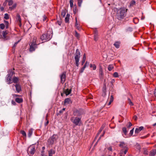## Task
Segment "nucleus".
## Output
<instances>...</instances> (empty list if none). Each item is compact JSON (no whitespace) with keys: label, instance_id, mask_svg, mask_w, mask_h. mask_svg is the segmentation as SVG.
Instances as JSON below:
<instances>
[{"label":"nucleus","instance_id":"f257e3e1","mask_svg":"<svg viewBox=\"0 0 156 156\" xmlns=\"http://www.w3.org/2000/svg\"><path fill=\"white\" fill-rule=\"evenodd\" d=\"M117 18L119 20H121L124 18L126 16V11L124 9H120L117 11L116 14Z\"/></svg>","mask_w":156,"mask_h":156},{"label":"nucleus","instance_id":"f03ea898","mask_svg":"<svg viewBox=\"0 0 156 156\" xmlns=\"http://www.w3.org/2000/svg\"><path fill=\"white\" fill-rule=\"evenodd\" d=\"M58 136L57 134H54L50 137L48 140V142L49 145H52L54 143L56 142L57 140L58 139Z\"/></svg>","mask_w":156,"mask_h":156},{"label":"nucleus","instance_id":"7ed1b4c3","mask_svg":"<svg viewBox=\"0 0 156 156\" xmlns=\"http://www.w3.org/2000/svg\"><path fill=\"white\" fill-rule=\"evenodd\" d=\"M14 73V71L12 69L10 70L8 72V74L6 78V81L8 84H10L12 83L11 81L12 77Z\"/></svg>","mask_w":156,"mask_h":156},{"label":"nucleus","instance_id":"20e7f679","mask_svg":"<svg viewBox=\"0 0 156 156\" xmlns=\"http://www.w3.org/2000/svg\"><path fill=\"white\" fill-rule=\"evenodd\" d=\"M52 36L50 34L47 33L43 34L40 37L42 41H48L50 40Z\"/></svg>","mask_w":156,"mask_h":156},{"label":"nucleus","instance_id":"39448f33","mask_svg":"<svg viewBox=\"0 0 156 156\" xmlns=\"http://www.w3.org/2000/svg\"><path fill=\"white\" fill-rule=\"evenodd\" d=\"M80 53L78 49H77L76 50L75 54V56L74 58L75 60L76 65L77 66H79V61L80 58Z\"/></svg>","mask_w":156,"mask_h":156},{"label":"nucleus","instance_id":"423d86ee","mask_svg":"<svg viewBox=\"0 0 156 156\" xmlns=\"http://www.w3.org/2000/svg\"><path fill=\"white\" fill-rule=\"evenodd\" d=\"M70 120L76 126L78 125L81 122V119L78 117H72L70 118Z\"/></svg>","mask_w":156,"mask_h":156},{"label":"nucleus","instance_id":"0eeeda50","mask_svg":"<svg viewBox=\"0 0 156 156\" xmlns=\"http://www.w3.org/2000/svg\"><path fill=\"white\" fill-rule=\"evenodd\" d=\"M35 151V147L34 145H32L28 147L27 150V152L28 154L30 153L31 154L33 155L34 154Z\"/></svg>","mask_w":156,"mask_h":156},{"label":"nucleus","instance_id":"6e6552de","mask_svg":"<svg viewBox=\"0 0 156 156\" xmlns=\"http://www.w3.org/2000/svg\"><path fill=\"white\" fill-rule=\"evenodd\" d=\"M59 76L60 79V82L63 84L66 80V72H63Z\"/></svg>","mask_w":156,"mask_h":156},{"label":"nucleus","instance_id":"1a4fd4ad","mask_svg":"<svg viewBox=\"0 0 156 156\" xmlns=\"http://www.w3.org/2000/svg\"><path fill=\"white\" fill-rule=\"evenodd\" d=\"M37 44H34L32 43L30 44V51L31 52H32L35 50L36 48H37Z\"/></svg>","mask_w":156,"mask_h":156},{"label":"nucleus","instance_id":"9d476101","mask_svg":"<svg viewBox=\"0 0 156 156\" xmlns=\"http://www.w3.org/2000/svg\"><path fill=\"white\" fill-rule=\"evenodd\" d=\"M119 146L121 147L124 149L128 148L127 147V145L124 142H120Z\"/></svg>","mask_w":156,"mask_h":156},{"label":"nucleus","instance_id":"9b49d317","mask_svg":"<svg viewBox=\"0 0 156 156\" xmlns=\"http://www.w3.org/2000/svg\"><path fill=\"white\" fill-rule=\"evenodd\" d=\"M17 21L19 23V25L20 26L21 25V20L20 15L19 14H17L16 17Z\"/></svg>","mask_w":156,"mask_h":156},{"label":"nucleus","instance_id":"f8f14e48","mask_svg":"<svg viewBox=\"0 0 156 156\" xmlns=\"http://www.w3.org/2000/svg\"><path fill=\"white\" fill-rule=\"evenodd\" d=\"M14 86L16 87L17 92L18 93L20 92L21 90V87L20 85L19 84H16Z\"/></svg>","mask_w":156,"mask_h":156},{"label":"nucleus","instance_id":"ddd939ff","mask_svg":"<svg viewBox=\"0 0 156 156\" xmlns=\"http://www.w3.org/2000/svg\"><path fill=\"white\" fill-rule=\"evenodd\" d=\"M144 127L143 126H140L139 128H136L135 130V133H138L141 130L143 129Z\"/></svg>","mask_w":156,"mask_h":156},{"label":"nucleus","instance_id":"4468645a","mask_svg":"<svg viewBox=\"0 0 156 156\" xmlns=\"http://www.w3.org/2000/svg\"><path fill=\"white\" fill-rule=\"evenodd\" d=\"M156 154V149H153L151 150L149 153L150 156H154Z\"/></svg>","mask_w":156,"mask_h":156},{"label":"nucleus","instance_id":"2eb2a0df","mask_svg":"<svg viewBox=\"0 0 156 156\" xmlns=\"http://www.w3.org/2000/svg\"><path fill=\"white\" fill-rule=\"evenodd\" d=\"M76 20V23H75V26L76 27V28L79 30H81V28L80 27V25L77 22V18L76 17L75 18Z\"/></svg>","mask_w":156,"mask_h":156},{"label":"nucleus","instance_id":"dca6fc26","mask_svg":"<svg viewBox=\"0 0 156 156\" xmlns=\"http://www.w3.org/2000/svg\"><path fill=\"white\" fill-rule=\"evenodd\" d=\"M73 114L74 115L79 116L81 115L80 112L78 110H76L74 111Z\"/></svg>","mask_w":156,"mask_h":156},{"label":"nucleus","instance_id":"f3484780","mask_svg":"<svg viewBox=\"0 0 156 156\" xmlns=\"http://www.w3.org/2000/svg\"><path fill=\"white\" fill-rule=\"evenodd\" d=\"M48 152V156H52L53 155L55 154V151L53 149H51Z\"/></svg>","mask_w":156,"mask_h":156},{"label":"nucleus","instance_id":"a211bd4d","mask_svg":"<svg viewBox=\"0 0 156 156\" xmlns=\"http://www.w3.org/2000/svg\"><path fill=\"white\" fill-rule=\"evenodd\" d=\"M120 42V41H116L115 42L114 44V45L117 48H119Z\"/></svg>","mask_w":156,"mask_h":156},{"label":"nucleus","instance_id":"6ab92c4d","mask_svg":"<svg viewBox=\"0 0 156 156\" xmlns=\"http://www.w3.org/2000/svg\"><path fill=\"white\" fill-rule=\"evenodd\" d=\"M15 101L18 103H21L23 101V100L22 98H16L15 99Z\"/></svg>","mask_w":156,"mask_h":156},{"label":"nucleus","instance_id":"aec40b11","mask_svg":"<svg viewBox=\"0 0 156 156\" xmlns=\"http://www.w3.org/2000/svg\"><path fill=\"white\" fill-rule=\"evenodd\" d=\"M71 91V90H69L68 89H67L64 91V93L67 96L70 93Z\"/></svg>","mask_w":156,"mask_h":156},{"label":"nucleus","instance_id":"412c9836","mask_svg":"<svg viewBox=\"0 0 156 156\" xmlns=\"http://www.w3.org/2000/svg\"><path fill=\"white\" fill-rule=\"evenodd\" d=\"M98 33L97 31H95L94 33V39L95 41H97L98 40Z\"/></svg>","mask_w":156,"mask_h":156},{"label":"nucleus","instance_id":"4be33fe9","mask_svg":"<svg viewBox=\"0 0 156 156\" xmlns=\"http://www.w3.org/2000/svg\"><path fill=\"white\" fill-rule=\"evenodd\" d=\"M65 104H69L70 103H71V102L70 99L69 98H67L64 101Z\"/></svg>","mask_w":156,"mask_h":156},{"label":"nucleus","instance_id":"5701e85b","mask_svg":"<svg viewBox=\"0 0 156 156\" xmlns=\"http://www.w3.org/2000/svg\"><path fill=\"white\" fill-rule=\"evenodd\" d=\"M99 73L100 77H102L103 75V70L101 67H100L99 69Z\"/></svg>","mask_w":156,"mask_h":156},{"label":"nucleus","instance_id":"b1692460","mask_svg":"<svg viewBox=\"0 0 156 156\" xmlns=\"http://www.w3.org/2000/svg\"><path fill=\"white\" fill-rule=\"evenodd\" d=\"M19 81V79L18 77L14 76L13 77L12 81L14 83H17Z\"/></svg>","mask_w":156,"mask_h":156},{"label":"nucleus","instance_id":"393cba45","mask_svg":"<svg viewBox=\"0 0 156 156\" xmlns=\"http://www.w3.org/2000/svg\"><path fill=\"white\" fill-rule=\"evenodd\" d=\"M33 132V130L32 129L29 130L28 133V136L29 137H30L31 136Z\"/></svg>","mask_w":156,"mask_h":156},{"label":"nucleus","instance_id":"a878e982","mask_svg":"<svg viewBox=\"0 0 156 156\" xmlns=\"http://www.w3.org/2000/svg\"><path fill=\"white\" fill-rule=\"evenodd\" d=\"M86 54L84 53L83 55V60L82 62V65H83L85 62V61L86 60Z\"/></svg>","mask_w":156,"mask_h":156},{"label":"nucleus","instance_id":"bb28decb","mask_svg":"<svg viewBox=\"0 0 156 156\" xmlns=\"http://www.w3.org/2000/svg\"><path fill=\"white\" fill-rule=\"evenodd\" d=\"M114 67L112 65H109L108 67V69L109 71H111L113 69Z\"/></svg>","mask_w":156,"mask_h":156},{"label":"nucleus","instance_id":"cd10ccee","mask_svg":"<svg viewBox=\"0 0 156 156\" xmlns=\"http://www.w3.org/2000/svg\"><path fill=\"white\" fill-rule=\"evenodd\" d=\"M6 1L8 3L9 6L13 4V1L12 0H6Z\"/></svg>","mask_w":156,"mask_h":156},{"label":"nucleus","instance_id":"c85d7f7f","mask_svg":"<svg viewBox=\"0 0 156 156\" xmlns=\"http://www.w3.org/2000/svg\"><path fill=\"white\" fill-rule=\"evenodd\" d=\"M20 133L25 137H26V133L24 130H21Z\"/></svg>","mask_w":156,"mask_h":156},{"label":"nucleus","instance_id":"c756f323","mask_svg":"<svg viewBox=\"0 0 156 156\" xmlns=\"http://www.w3.org/2000/svg\"><path fill=\"white\" fill-rule=\"evenodd\" d=\"M16 4H14V5H13L12 6L10 7H9V9L10 10H12L16 8Z\"/></svg>","mask_w":156,"mask_h":156},{"label":"nucleus","instance_id":"7c9ffc66","mask_svg":"<svg viewBox=\"0 0 156 156\" xmlns=\"http://www.w3.org/2000/svg\"><path fill=\"white\" fill-rule=\"evenodd\" d=\"M37 39V38L36 37H34L32 43H34V44H37V42H36Z\"/></svg>","mask_w":156,"mask_h":156},{"label":"nucleus","instance_id":"2f4dec72","mask_svg":"<svg viewBox=\"0 0 156 156\" xmlns=\"http://www.w3.org/2000/svg\"><path fill=\"white\" fill-rule=\"evenodd\" d=\"M128 103H129V104L130 105V106H133V103H132V102L131 101V100L130 99V98H128Z\"/></svg>","mask_w":156,"mask_h":156},{"label":"nucleus","instance_id":"473e14b6","mask_svg":"<svg viewBox=\"0 0 156 156\" xmlns=\"http://www.w3.org/2000/svg\"><path fill=\"white\" fill-rule=\"evenodd\" d=\"M82 0H78V4L79 7L81 6V4L82 2Z\"/></svg>","mask_w":156,"mask_h":156},{"label":"nucleus","instance_id":"72a5a7b5","mask_svg":"<svg viewBox=\"0 0 156 156\" xmlns=\"http://www.w3.org/2000/svg\"><path fill=\"white\" fill-rule=\"evenodd\" d=\"M122 130L124 133L125 135H126L127 133L126 129V127H123L122 129Z\"/></svg>","mask_w":156,"mask_h":156},{"label":"nucleus","instance_id":"f704fd0d","mask_svg":"<svg viewBox=\"0 0 156 156\" xmlns=\"http://www.w3.org/2000/svg\"><path fill=\"white\" fill-rule=\"evenodd\" d=\"M66 14V11L65 10L62 11L61 13V15L63 17H64Z\"/></svg>","mask_w":156,"mask_h":156},{"label":"nucleus","instance_id":"c9c22d12","mask_svg":"<svg viewBox=\"0 0 156 156\" xmlns=\"http://www.w3.org/2000/svg\"><path fill=\"white\" fill-rule=\"evenodd\" d=\"M113 76L115 77H119L118 73L116 72H115L113 73Z\"/></svg>","mask_w":156,"mask_h":156},{"label":"nucleus","instance_id":"e433bc0d","mask_svg":"<svg viewBox=\"0 0 156 156\" xmlns=\"http://www.w3.org/2000/svg\"><path fill=\"white\" fill-rule=\"evenodd\" d=\"M5 27V25L3 23H1L0 24V28L1 29H4Z\"/></svg>","mask_w":156,"mask_h":156},{"label":"nucleus","instance_id":"4c0bfd02","mask_svg":"<svg viewBox=\"0 0 156 156\" xmlns=\"http://www.w3.org/2000/svg\"><path fill=\"white\" fill-rule=\"evenodd\" d=\"M4 23L5 25V27L6 29L8 28L9 27V22L7 21H4Z\"/></svg>","mask_w":156,"mask_h":156},{"label":"nucleus","instance_id":"58836bf2","mask_svg":"<svg viewBox=\"0 0 156 156\" xmlns=\"http://www.w3.org/2000/svg\"><path fill=\"white\" fill-rule=\"evenodd\" d=\"M133 22L135 24L137 23L138 22V18H134L133 19Z\"/></svg>","mask_w":156,"mask_h":156},{"label":"nucleus","instance_id":"ea45409f","mask_svg":"<svg viewBox=\"0 0 156 156\" xmlns=\"http://www.w3.org/2000/svg\"><path fill=\"white\" fill-rule=\"evenodd\" d=\"M4 18L5 19L8 20L9 19V16L8 14L7 13H5V16L4 17Z\"/></svg>","mask_w":156,"mask_h":156},{"label":"nucleus","instance_id":"a19ab883","mask_svg":"<svg viewBox=\"0 0 156 156\" xmlns=\"http://www.w3.org/2000/svg\"><path fill=\"white\" fill-rule=\"evenodd\" d=\"M75 36L77 38L79 37L80 35L76 31H75Z\"/></svg>","mask_w":156,"mask_h":156},{"label":"nucleus","instance_id":"79ce46f5","mask_svg":"<svg viewBox=\"0 0 156 156\" xmlns=\"http://www.w3.org/2000/svg\"><path fill=\"white\" fill-rule=\"evenodd\" d=\"M70 4L71 7H72L73 6V0H70Z\"/></svg>","mask_w":156,"mask_h":156},{"label":"nucleus","instance_id":"37998d69","mask_svg":"<svg viewBox=\"0 0 156 156\" xmlns=\"http://www.w3.org/2000/svg\"><path fill=\"white\" fill-rule=\"evenodd\" d=\"M69 20V18L68 17H66L65 18V21L66 23H68Z\"/></svg>","mask_w":156,"mask_h":156},{"label":"nucleus","instance_id":"c03bdc74","mask_svg":"<svg viewBox=\"0 0 156 156\" xmlns=\"http://www.w3.org/2000/svg\"><path fill=\"white\" fill-rule=\"evenodd\" d=\"M113 99H114V98L113 97V96L112 95L111 96L110 98V101L112 102L113 101Z\"/></svg>","mask_w":156,"mask_h":156},{"label":"nucleus","instance_id":"a18cd8bd","mask_svg":"<svg viewBox=\"0 0 156 156\" xmlns=\"http://www.w3.org/2000/svg\"><path fill=\"white\" fill-rule=\"evenodd\" d=\"M85 69V68H83V67L81 68V69L80 70V73H82L83 71Z\"/></svg>","mask_w":156,"mask_h":156},{"label":"nucleus","instance_id":"49530a36","mask_svg":"<svg viewBox=\"0 0 156 156\" xmlns=\"http://www.w3.org/2000/svg\"><path fill=\"white\" fill-rule=\"evenodd\" d=\"M43 21H45L46 20V19L47 18V17L45 15H44L43 16Z\"/></svg>","mask_w":156,"mask_h":156},{"label":"nucleus","instance_id":"de8ad7c7","mask_svg":"<svg viewBox=\"0 0 156 156\" xmlns=\"http://www.w3.org/2000/svg\"><path fill=\"white\" fill-rule=\"evenodd\" d=\"M11 103L12 105H16V102L14 101L13 100H12L11 101Z\"/></svg>","mask_w":156,"mask_h":156},{"label":"nucleus","instance_id":"09e8293b","mask_svg":"<svg viewBox=\"0 0 156 156\" xmlns=\"http://www.w3.org/2000/svg\"><path fill=\"white\" fill-rule=\"evenodd\" d=\"M134 131V128H133L132 130L130 131V134L131 135H132L133 134Z\"/></svg>","mask_w":156,"mask_h":156},{"label":"nucleus","instance_id":"8fccbe9b","mask_svg":"<svg viewBox=\"0 0 156 156\" xmlns=\"http://www.w3.org/2000/svg\"><path fill=\"white\" fill-rule=\"evenodd\" d=\"M125 149V150L124 151V154H126V153H127V152L128 151V148H126V149Z\"/></svg>","mask_w":156,"mask_h":156},{"label":"nucleus","instance_id":"3c124183","mask_svg":"<svg viewBox=\"0 0 156 156\" xmlns=\"http://www.w3.org/2000/svg\"><path fill=\"white\" fill-rule=\"evenodd\" d=\"M65 108H62V110L59 111V112L60 113H62L63 112V111H65Z\"/></svg>","mask_w":156,"mask_h":156},{"label":"nucleus","instance_id":"603ef678","mask_svg":"<svg viewBox=\"0 0 156 156\" xmlns=\"http://www.w3.org/2000/svg\"><path fill=\"white\" fill-rule=\"evenodd\" d=\"M92 68H93V70H95L96 69V66L95 64H94Z\"/></svg>","mask_w":156,"mask_h":156},{"label":"nucleus","instance_id":"864d4df0","mask_svg":"<svg viewBox=\"0 0 156 156\" xmlns=\"http://www.w3.org/2000/svg\"><path fill=\"white\" fill-rule=\"evenodd\" d=\"M87 62H85V64L83 66V67L85 69V68L86 67V66H87Z\"/></svg>","mask_w":156,"mask_h":156},{"label":"nucleus","instance_id":"5fc2aeb1","mask_svg":"<svg viewBox=\"0 0 156 156\" xmlns=\"http://www.w3.org/2000/svg\"><path fill=\"white\" fill-rule=\"evenodd\" d=\"M56 23H57L60 26L61 24L62 23L60 21H58Z\"/></svg>","mask_w":156,"mask_h":156},{"label":"nucleus","instance_id":"6e6d98bb","mask_svg":"<svg viewBox=\"0 0 156 156\" xmlns=\"http://www.w3.org/2000/svg\"><path fill=\"white\" fill-rule=\"evenodd\" d=\"M2 33L3 37H5L7 34V33L5 31H3Z\"/></svg>","mask_w":156,"mask_h":156},{"label":"nucleus","instance_id":"4d7b16f0","mask_svg":"<svg viewBox=\"0 0 156 156\" xmlns=\"http://www.w3.org/2000/svg\"><path fill=\"white\" fill-rule=\"evenodd\" d=\"M19 41H18L17 42H16L13 45V47H16L17 44H18V42H19Z\"/></svg>","mask_w":156,"mask_h":156},{"label":"nucleus","instance_id":"13d9d810","mask_svg":"<svg viewBox=\"0 0 156 156\" xmlns=\"http://www.w3.org/2000/svg\"><path fill=\"white\" fill-rule=\"evenodd\" d=\"M103 92H104L105 93V91H106V87H105V86L103 88Z\"/></svg>","mask_w":156,"mask_h":156},{"label":"nucleus","instance_id":"bf43d9fd","mask_svg":"<svg viewBox=\"0 0 156 156\" xmlns=\"http://www.w3.org/2000/svg\"><path fill=\"white\" fill-rule=\"evenodd\" d=\"M154 96L156 97V88L154 90Z\"/></svg>","mask_w":156,"mask_h":156},{"label":"nucleus","instance_id":"052dcab7","mask_svg":"<svg viewBox=\"0 0 156 156\" xmlns=\"http://www.w3.org/2000/svg\"><path fill=\"white\" fill-rule=\"evenodd\" d=\"M137 117L136 115H135L133 117V119L135 120H137Z\"/></svg>","mask_w":156,"mask_h":156},{"label":"nucleus","instance_id":"680f3d73","mask_svg":"<svg viewBox=\"0 0 156 156\" xmlns=\"http://www.w3.org/2000/svg\"><path fill=\"white\" fill-rule=\"evenodd\" d=\"M135 3V2L133 0L131 1V4H134Z\"/></svg>","mask_w":156,"mask_h":156},{"label":"nucleus","instance_id":"e2e57ef3","mask_svg":"<svg viewBox=\"0 0 156 156\" xmlns=\"http://www.w3.org/2000/svg\"><path fill=\"white\" fill-rule=\"evenodd\" d=\"M12 96L13 97H15L19 96V95H17V94H12Z\"/></svg>","mask_w":156,"mask_h":156},{"label":"nucleus","instance_id":"0e129e2a","mask_svg":"<svg viewBox=\"0 0 156 156\" xmlns=\"http://www.w3.org/2000/svg\"><path fill=\"white\" fill-rule=\"evenodd\" d=\"M108 149L110 151H112V148L111 147H109L108 148Z\"/></svg>","mask_w":156,"mask_h":156},{"label":"nucleus","instance_id":"69168bd1","mask_svg":"<svg viewBox=\"0 0 156 156\" xmlns=\"http://www.w3.org/2000/svg\"><path fill=\"white\" fill-rule=\"evenodd\" d=\"M129 124L128 127H130L132 126V124L130 122H129Z\"/></svg>","mask_w":156,"mask_h":156},{"label":"nucleus","instance_id":"338daca9","mask_svg":"<svg viewBox=\"0 0 156 156\" xmlns=\"http://www.w3.org/2000/svg\"><path fill=\"white\" fill-rule=\"evenodd\" d=\"M0 9L1 11H2L4 10V8L3 7H1V8H0Z\"/></svg>","mask_w":156,"mask_h":156},{"label":"nucleus","instance_id":"774afa93","mask_svg":"<svg viewBox=\"0 0 156 156\" xmlns=\"http://www.w3.org/2000/svg\"><path fill=\"white\" fill-rule=\"evenodd\" d=\"M49 123V121H47V122L45 123V126H47Z\"/></svg>","mask_w":156,"mask_h":156}]
</instances>
